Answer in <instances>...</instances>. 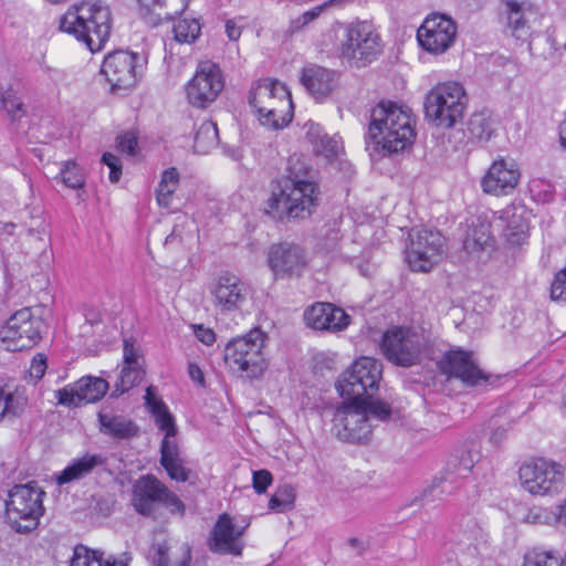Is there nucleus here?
<instances>
[{
	"mask_svg": "<svg viewBox=\"0 0 566 566\" xmlns=\"http://www.w3.org/2000/svg\"><path fill=\"white\" fill-rule=\"evenodd\" d=\"M416 118L408 106L380 102L371 109L366 146L371 156H392L410 148L416 138Z\"/></svg>",
	"mask_w": 566,
	"mask_h": 566,
	"instance_id": "f257e3e1",
	"label": "nucleus"
},
{
	"mask_svg": "<svg viewBox=\"0 0 566 566\" xmlns=\"http://www.w3.org/2000/svg\"><path fill=\"white\" fill-rule=\"evenodd\" d=\"M317 199L311 169L294 155L289 159L287 175L272 190L265 212L279 220L303 219L311 216Z\"/></svg>",
	"mask_w": 566,
	"mask_h": 566,
	"instance_id": "f03ea898",
	"label": "nucleus"
},
{
	"mask_svg": "<svg viewBox=\"0 0 566 566\" xmlns=\"http://www.w3.org/2000/svg\"><path fill=\"white\" fill-rule=\"evenodd\" d=\"M60 30L85 43L91 52H98L111 35V10L101 1L76 2L60 18Z\"/></svg>",
	"mask_w": 566,
	"mask_h": 566,
	"instance_id": "7ed1b4c3",
	"label": "nucleus"
},
{
	"mask_svg": "<svg viewBox=\"0 0 566 566\" xmlns=\"http://www.w3.org/2000/svg\"><path fill=\"white\" fill-rule=\"evenodd\" d=\"M468 102L467 92L461 83H439L426 94L424 117L438 128H453L462 122Z\"/></svg>",
	"mask_w": 566,
	"mask_h": 566,
	"instance_id": "20e7f679",
	"label": "nucleus"
},
{
	"mask_svg": "<svg viewBox=\"0 0 566 566\" xmlns=\"http://www.w3.org/2000/svg\"><path fill=\"white\" fill-rule=\"evenodd\" d=\"M249 104L259 115L263 126L281 129L292 120L293 107L290 92L279 81L265 78L250 92Z\"/></svg>",
	"mask_w": 566,
	"mask_h": 566,
	"instance_id": "39448f33",
	"label": "nucleus"
},
{
	"mask_svg": "<svg viewBox=\"0 0 566 566\" xmlns=\"http://www.w3.org/2000/svg\"><path fill=\"white\" fill-rule=\"evenodd\" d=\"M268 336L260 328L232 338L224 347V364L233 373L248 378H259L268 367L263 348Z\"/></svg>",
	"mask_w": 566,
	"mask_h": 566,
	"instance_id": "423d86ee",
	"label": "nucleus"
},
{
	"mask_svg": "<svg viewBox=\"0 0 566 566\" xmlns=\"http://www.w3.org/2000/svg\"><path fill=\"white\" fill-rule=\"evenodd\" d=\"M44 495L45 493L35 485L13 486L6 502V521L9 526L21 534L34 531L44 513Z\"/></svg>",
	"mask_w": 566,
	"mask_h": 566,
	"instance_id": "0eeeda50",
	"label": "nucleus"
},
{
	"mask_svg": "<svg viewBox=\"0 0 566 566\" xmlns=\"http://www.w3.org/2000/svg\"><path fill=\"white\" fill-rule=\"evenodd\" d=\"M132 505L145 517H155L158 509L165 507L171 514L184 516L186 505L154 474L140 476L133 485Z\"/></svg>",
	"mask_w": 566,
	"mask_h": 566,
	"instance_id": "6e6552de",
	"label": "nucleus"
},
{
	"mask_svg": "<svg viewBox=\"0 0 566 566\" xmlns=\"http://www.w3.org/2000/svg\"><path fill=\"white\" fill-rule=\"evenodd\" d=\"M518 478L522 488L532 495H556L565 486L564 467L545 458L524 462L518 470Z\"/></svg>",
	"mask_w": 566,
	"mask_h": 566,
	"instance_id": "1a4fd4ad",
	"label": "nucleus"
},
{
	"mask_svg": "<svg viewBox=\"0 0 566 566\" xmlns=\"http://www.w3.org/2000/svg\"><path fill=\"white\" fill-rule=\"evenodd\" d=\"M380 377V364L370 357H361L342 375L336 382V389L345 400L359 402L365 397H374L378 390Z\"/></svg>",
	"mask_w": 566,
	"mask_h": 566,
	"instance_id": "9d476101",
	"label": "nucleus"
},
{
	"mask_svg": "<svg viewBox=\"0 0 566 566\" xmlns=\"http://www.w3.org/2000/svg\"><path fill=\"white\" fill-rule=\"evenodd\" d=\"M409 237L407 261L412 271L426 273L441 262L446 242L440 232L423 228L412 229Z\"/></svg>",
	"mask_w": 566,
	"mask_h": 566,
	"instance_id": "9b49d317",
	"label": "nucleus"
},
{
	"mask_svg": "<svg viewBox=\"0 0 566 566\" xmlns=\"http://www.w3.org/2000/svg\"><path fill=\"white\" fill-rule=\"evenodd\" d=\"M382 50L381 40L374 25L368 21H356L346 28L345 40L340 45L344 59L358 62H371Z\"/></svg>",
	"mask_w": 566,
	"mask_h": 566,
	"instance_id": "f8f14e48",
	"label": "nucleus"
},
{
	"mask_svg": "<svg viewBox=\"0 0 566 566\" xmlns=\"http://www.w3.org/2000/svg\"><path fill=\"white\" fill-rule=\"evenodd\" d=\"M422 345V337L411 328L394 327L384 334L381 350L395 365L410 367L419 361Z\"/></svg>",
	"mask_w": 566,
	"mask_h": 566,
	"instance_id": "ddd939ff",
	"label": "nucleus"
},
{
	"mask_svg": "<svg viewBox=\"0 0 566 566\" xmlns=\"http://www.w3.org/2000/svg\"><path fill=\"white\" fill-rule=\"evenodd\" d=\"M42 321L24 307L12 314L0 331L1 339L11 350L31 348L41 338Z\"/></svg>",
	"mask_w": 566,
	"mask_h": 566,
	"instance_id": "4468645a",
	"label": "nucleus"
},
{
	"mask_svg": "<svg viewBox=\"0 0 566 566\" xmlns=\"http://www.w3.org/2000/svg\"><path fill=\"white\" fill-rule=\"evenodd\" d=\"M371 428L366 407L358 401L344 399L334 423L337 438L352 443L365 442L370 438Z\"/></svg>",
	"mask_w": 566,
	"mask_h": 566,
	"instance_id": "2eb2a0df",
	"label": "nucleus"
},
{
	"mask_svg": "<svg viewBox=\"0 0 566 566\" xmlns=\"http://www.w3.org/2000/svg\"><path fill=\"white\" fill-rule=\"evenodd\" d=\"M223 86L219 66L210 62L201 63L186 86L188 102L195 107L206 108L216 101Z\"/></svg>",
	"mask_w": 566,
	"mask_h": 566,
	"instance_id": "dca6fc26",
	"label": "nucleus"
},
{
	"mask_svg": "<svg viewBox=\"0 0 566 566\" xmlns=\"http://www.w3.org/2000/svg\"><path fill=\"white\" fill-rule=\"evenodd\" d=\"M138 55L117 50L105 56L101 73L106 77L113 92L128 90L136 85L139 76Z\"/></svg>",
	"mask_w": 566,
	"mask_h": 566,
	"instance_id": "f3484780",
	"label": "nucleus"
},
{
	"mask_svg": "<svg viewBox=\"0 0 566 566\" xmlns=\"http://www.w3.org/2000/svg\"><path fill=\"white\" fill-rule=\"evenodd\" d=\"M455 36V22L443 14L428 17L417 32L419 44L433 54L446 52L453 44Z\"/></svg>",
	"mask_w": 566,
	"mask_h": 566,
	"instance_id": "a211bd4d",
	"label": "nucleus"
},
{
	"mask_svg": "<svg viewBox=\"0 0 566 566\" xmlns=\"http://www.w3.org/2000/svg\"><path fill=\"white\" fill-rule=\"evenodd\" d=\"M268 263L275 279L300 277L308 260L305 250L295 243L273 244L268 253Z\"/></svg>",
	"mask_w": 566,
	"mask_h": 566,
	"instance_id": "6ab92c4d",
	"label": "nucleus"
},
{
	"mask_svg": "<svg viewBox=\"0 0 566 566\" xmlns=\"http://www.w3.org/2000/svg\"><path fill=\"white\" fill-rule=\"evenodd\" d=\"M108 390V382L99 377L85 376L55 391L57 403L81 407L101 400Z\"/></svg>",
	"mask_w": 566,
	"mask_h": 566,
	"instance_id": "aec40b11",
	"label": "nucleus"
},
{
	"mask_svg": "<svg viewBox=\"0 0 566 566\" xmlns=\"http://www.w3.org/2000/svg\"><path fill=\"white\" fill-rule=\"evenodd\" d=\"M473 468V460L468 451L451 455L444 471L436 476L426 490L424 496L442 499L450 495L457 489L459 479L467 478Z\"/></svg>",
	"mask_w": 566,
	"mask_h": 566,
	"instance_id": "412c9836",
	"label": "nucleus"
},
{
	"mask_svg": "<svg viewBox=\"0 0 566 566\" xmlns=\"http://www.w3.org/2000/svg\"><path fill=\"white\" fill-rule=\"evenodd\" d=\"M243 533L244 527H238L228 513H222L210 532L208 547L214 554L240 556L244 546Z\"/></svg>",
	"mask_w": 566,
	"mask_h": 566,
	"instance_id": "4be33fe9",
	"label": "nucleus"
},
{
	"mask_svg": "<svg viewBox=\"0 0 566 566\" xmlns=\"http://www.w3.org/2000/svg\"><path fill=\"white\" fill-rule=\"evenodd\" d=\"M521 172L518 165L512 158H499L492 163L481 180L485 193L505 196L518 185Z\"/></svg>",
	"mask_w": 566,
	"mask_h": 566,
	"instance_id": "5701e85b",
	"label": "nucleus"
},
{
	"mask_svg": "<svg viewBox=\"0 0 566 566\" xmlns=\"http://www.w3.org/2000/svg\"><path fill=\"white\" fill-rule=\"evenodd\" d=\"M440 369L447 376L459 378L468 386H479L489 379L473 359L472 353L461 349L449 350L440 361Z\"/></svg>",
	"mask_w": 566,
	"mask_h": 566,
	"instance_id": "b1692460",
	"label": "nucleus"
},
{
	"mask_svg": "<svg viewBox=\"0 0 566 566\" xmlns=\"http://www.w3.org/2000/svg\"><path fill=\"white\" fill-rule=\"evenodd\" d=\"M212 303L221 313L239 310L245 302L248 290L245 284L234 274L220 275L210 286Z\"/></svg>",
	"mask_w": 566,
	"mask_h": 566,
	"instance_id": "393cba45",
	"label": "nucleus"
},
{
	"mask_svg": "<svg viewBox=\"0 0 566 566\" xmlns=\"http://www.w3.org/2000/svg\"><path fill=\"white\" fill-rule=\"evenodd\" d=\"M304 321L313 329L339 332L349 325L350 317L332 303L317 302L304 312Z\"/></svg>",
	"mask_w": 566,
	"mask_h": 566,
	"instance_id": "a878e982",
	"label": "nucleus"
},
{
	"mask_svg": "<svg viewBox=\"0 0 566 566\" xmlns=\"http://www.w3.org/2000/svg\"><path fill=\"white\" fill-rule=\"evenodd\" d=\"M301 83L316 101H322L336 88L338 80L336 72L310 64L302 69Z\"/></svg>",
	"mask_w": 566,
	"mask_h": 566,
	"instance_id": "bb28decb",
	"label": "nucleus"
},
{
	"mask_svg": "<svg viewBox=\"0 0 566 566\" xmlns=\"http://www.w3.org/2000/svg\"><path fill=\"white\" fill-rule=\"evenodd\" d=\"M139 15L151 28L182 13L189 0H137Z\"/></svg>",
	"mask_w": 566,
	"mask_h": 566,
	"instance_id": "cd10ccee",
	"label": "nucleus"
},
{
	"mask_svg": "<svg viewBox=\"0 0 566 566\" xmlns=\"http://www.w3.org/2000/svg\"><path fill=\"white\" fill-rule=\"evenodd\" d=\"M99 431L116 440H129L139 434L138 424L123 415L101 410L97 415Z\"/></svg>",
	"mask_w": 566,
	"mask_h": 566,
	"instance_id": "c85d7f7f",
	"label": "nucleus"
},
{
	"mask_svg": "<svg viewBox=\"0 0 566 566\" xmlns=\"http://www.w3.org/2000/svg\"><path fill=\"white\" fill-rule=\"evenodd\" d=\"M106 459L96 453H85L81 458L74 459L60 474L56 476L59 485L67 484L88 476L96 468L103 467Z\"/></svg>",
	"mask_w": 566,
	"mask_h": 566,
	"instance_id": "c756f323",
	"label": "nucleus"
},
{
	"mask_svg": "<svg viewBox=\"0 0 566 566\" xmlns=\"http://www.w3.org/2000/svg\"><path fill=\"white\" fill-rule=\"evenodd\" d=\"M492 245L491 223L486 217L478 216L468 227L463 248L468 253L473 254L488 250Z\"/></svg>",
	"mask_w": 566,
	"mask_h": 566,
	"instance_id": "7c9ffc66",
	"label": "nucleus"
},
{
	"mask_svg": "<svg viewBox=\"0 0 566 566\" xmlns=\"http://www.w3.org/2000/svg\"><path fill=\"white\" fill-rule=\"evenodd\" d=\"M528 214L523 205H511L503 210L502 218L506 221L505 237L512 244H520L526 238Z\"/></svg>",
	"mask_w": 566,
	"mask_h": 566,
	"instance_id": "2f4dec72",
	"label": "nucleus"
},
{
	"mask_svg": "<svg viewBox=\"0 0 566 566\" xmlns=\"http://www.w3.org/2000/svg\"><path fill=\"white\" fill-rule=\"evenodd\" d=\"M70 566H128L124 562L115 559L113 556H106L103 551L91 549L83 544H78L73 549V556Z\"/></svg>",
	"mask_w": 566,
	"mask_h": 566,
	"instance_id": "473e14b6",
	"label": "nucleus"
},
{
	"mask_svg": "<svg viewBox=\"0 0 566 566\" xmlns=\"http://www.w3.org/2000/svg\"><path fill=\"white\" fill-rule=\"evenodd\" d=\"M304 129L307 139L314 145L316 151L323 153L327 157L337 153V143L323 132L321 125L308 120L305 123Z\"/></svg>",
	"mask_w": 566,
	"mask_h": 566,
	"instance_id": "72a5a7b5",
	"label": "nucleus"
},
{
	"mask_svg": "<svg viewBox=\"0 0 566 566\" xmlns=\"http://www.w3.org/2000/svg\"><path fill=\"white\" fill-rule=\"evenodd\" d=\"M480 533L478 524L472 518H467L465 525L463 523L453 525L451 528L448 541L459 546L460 551L470 548Z\"/></svg>",
	"mask_w": 566,
	"mask_h": 566,
	"instance_id": "f704fd0d",
	"label": "nucleus"
},
{
	"mask_svg": "<svg viewBox=\"0 0 566 566\" xmlns=\"http://www.w3.org/2000/svg\"><path fill=\"white\" fill-rule=\"evenodd\" d=\"M219 144L217 125L211 120H205L195 135L193 148L199 154H207Z\"/></svg>",
	"mask_w": 566,
	"mask_h": 566,
	"instance_id": "c9c22d12",
	"label": "nucleus"
},
{
	"mask_svg": "<svg viewBox=\"0 0 566 566\" xmlns=\"http://www.w3.org/2000/svg\"><path fill=\"white\" fill-rule=\"evenodd\" d=\"M494 132V124L486 112H479L471 115L468 122V133L472 139L488 142Z\"/></svg>",
	"mask_w": 566,
	"mask_h": 566,
	"instance_id": "e433bc0d",
	"label": "nucleus"
},
{
	"mask_svg": "<svg viewBox=\"0 0 566 566\" xmlns=\"http://www.w3.org/2000/svg\"><path fill=\"white\" fill-rule=\"evenodd\" d=\"M507 7V25L512 31V35L516 39H524L528 33L527 18L524 6L515 1H509Z\"/></svg>",
	"mask_w": 566,
	"mask_h": 566,
	"instance_id": "4c0bfd02",
	"label": "nucleus"
},
{
	"mask_svg": "<svg viewBox=\"0 0 566 566\" xmlns=\"http://www.w3.org/2000/svg\"><path fill=\"white\" fill-rule=\"evenodd\" d=\"M336 0H329L323 4L316 6L302 14L290 19L286 29L284 30L285 38H292L294 34L302 32L307 25L314 22L323 11Z\"/></svg>",
	"mask_w": 566,
	"mask_h": 566,
	"instance_id": "58836bf2",
	"label": "nucleus"
},
{
	"mask_svg": "<svg viewBox=\"0 0 566 566\" xmlns=\"http://www.w3.org/2000/svg\"><path fill=\"white\" fill-rule=\"evenodd\" d=\"M178 184L179 172L177 169L175 167L166 169L157 189V202L159 206L165 208L170 206L171 197L175 193Z\"/></svg>",
	"mask_w": 566,
	"mask_h": 566,
	"instance_id": "ea45409f",
	"label": "nucleus"
},
{
	"mask_svg": "<svg viewBox=\"0 0 566 566\" xmlns=\"http://www.w3.org/2000/svg\"><path fill=\"white\" fill-rule=\"evenodd\" d=\"M144 370L140 366H124L115 384L112 396H119L138 385L143 377Z\"/></svg>",
	"mask_w": 566,
	"mask_h": 566,
	"instance_id": "a19ab883",
	"label": "nucleus"
},
{
	"mask_svg": "<svg viewBox=\"0 0 566 566\" xmlns=\"http://www.w3.org/2000/svg\"><path fill=\"white\" fill-rule=\"evenodd\" d=\"M174 38L179 43H192L200 35L201 25L197 19H181L174 24Z\"/></svg>",
	"mask_w": 566,
	"mask_h": 566,
	"instance_id": "79ce46f5",
	"label": "nucleus"
},
{
	"mask_svg": "<svg viewBox=\"0 0 566 566\" xmlns=\"http://www.w3.org/2000/svg\"><path fill=\"white\" fill-rule=\"evenodd\" d=\"M295 490L289 484L279 485L269 501V507L277 512H284L293 507Z\"/></svg>",
	"mask_w": 566,
	"mask_h": 566,
	"instance_id": "37998d69",
	"label": "nucleus"
},
{
	"mask_svg": "<svg viewBox=\"0 0 566 566\" xmlns=\"http://www.w3.org/2000/svg\"><path fill=\"white\" fill-rule=\"evenodd\" d=\"M61 181L69 188L81 189L85 185V176L82 168L73 160L63 164L60 171Z\"/></svg>",
	"mask_w": 566,
	"mask_h": 566,
	"instance_id": "c03bdc74",
	"label": "nucleus"
},
{
	"mask_svg": "<svg viewBox=\"0 0 566 566\" xmlns=\"http://www.w3.org/2000/svg\"><path fill=\"white\" fill-rule=\"evenodd\" d=\"M564 560L551 551L533 549L525 554L523 566H563Z\"/></svg>",
	"mask_w": 566,
	"mask_h": 566,
	"instance_id": "a18cd8bd",
	"label": "nucleus"
},
{
	"mask_svg": "<svg viewBox=\"0 0 566 566\" xmlns=\"http://www.w3.org/2000/svg\"><path fill=\"white\" fill-rule=\"evenodd\" d=\"M524 522L538 525L558 524L557 512L548 507L534 506L524 516Z\"/></svg>",
	"mask_w": 566,
	"mask_h": 566,
	"instance_id": "49530a36",
	"label": "nucleus"
},
{
	"mask_svg": "<svg viewBox=\"0 0 566 566\" xmlns=\"http://www.w3.org/2000/svg\"><path fill=\"white\" fill-rule=\"evenodd\" d=\"M359 403L367 409L368 422H370V417L380 421H386L391 416V407L382 400H375L374 397H365L359 401Z\"/></svg>",
	"mask_w": 566,
	"mask_h": 566,
	"instance_id": "de8ad7c7",
	"label": "nucleus"
},
{
	"mask_svg": "<svg viewBox=\"0 0 566 566\" xmlns=\"http://www.w3.org/2000/svg\"><path fill=\"white\" fill-rule=\"evenodd\" d=\"M151 413L159 429L166 432L165 437L171 438L176 436L175 421L166 405H157L156 410Z\"/></svg>",
	"mask_w": 566,
	"mask_h": 566,
	"instance_id": "09e8293b",
	"label": "nucleus"
},
{
	"mask_svg": "<svg viewBox=\"0 0 566 566\" xmlns=\"http://www.w3.org/2000/svg\"><path fill=\"white\" fill-rule=\"evenodd\" d=\"M0 99L12 120L20 118L24 114L22 101L12 90L2 93Z\"/></svg>",
	"mask_w": 566,
	"mask_h": 566,
	"instance_id": "8fccbe9b",
	"label": "nucleus"
},
{
	"mask_svg": "<svg viewBox=\"0 0 566 566\" xmlns=\"http://www.w3.org/2000/svg\"><path fill=\"white\" fill-rule=\"evenodd\" d=\"M0 400H3L4 407L1 412V416L4 413H10L13 416H19L25 408L27 399L21 396H15L14 394H4V390L0 388Z\"/></svg>",
	"mask_w": 566,
	"mask_h": 566,
	"instance_id": "3c124183",
	"label": "nucleus"
},
{
	"mask_svg": "<svg viewBox=\"0 0 566 566\" xmlns=\"http://www.w3.org/2000/svg\"><path fill=\"white\" fill-rule=\"evenodd\" d=\"M191 560L190 549L188 548L181 560L170 564L168 556V547L165 544L158 545L156 556L154 557V566H189Z\"/></svg>",
	"mask_w": 566,
	"mask_h": 566,
	"instance_id": "603ef678",
	"label": "nucleus"
},
{
	"mask_svg": "<svg viewBox=\"0 0 566 566\" xmlns=\"http://www.w3.org/2000/svg\"><path fill=\"white\" fill-rule=\"evenodd\" d=\"M180 460L176 441L165 437L160 446V464Z\"/></svg>",
	"mask_w": 566,
	"mask_h": 566,
	"instance_id": "864d4df0",
	"label": "nucleus"
},
{
	"mask_svg": "<svg viewBox=\"0 0 566 566\" xmlns=\"http://www.w3.org/2000/svg\"><path fill=\"white\" fill-rule=\"evenodd\" d=\"M551 297L554 301L566 302V269L555 275L551 286Z\"/></svg>",
	"mask_w": 566,
	"mask_h": 566,
	"instance_id": "5fc2aeb1",
	"label": "nucleus"
},
{
	"mask_svg": "<svg viewBox=\"0 0 566 566\" xmlns=\"http://www.w3.org/2000/svg\"><path fill=\"white\" fill-rule=\"evenodd\" d=\"M102 163L109 168L108 179L115 184L122 176V163L120 159L112 153H105L102 156Z\"/></svg>",
	"mask_w": 566,
	"mask_h": 566,
	"instance_id": "6e6d98bb",
	"label": "nucleus"
},
{
	"mask_svg": "<svg viewBox=\"0 0 566 566\" xmlns=\"http://www.w3.org/2000/svg\"><path fill=\"white\" fill-rule=\"evenodd\" d=\"M161 465L167 471L169 478L172 480L185 482L189 478V470L184 467L181 460L171 461Z\"/></svg>",
	"mask_w": 566,
	"mask_h": 566,
	"instance_id": "4d7b16f0",
	"label": "nucleus"
},
{
	"mask_svg": "<svg viewBox=\"0 0 566 566\" xmlns=\"http://www.w3.org/2000/svg\"><path fill=\"white\" fill-rule=\"evenodd\" d=\"M273 479L268 470H258L253 472L252 485L256 493L262 494L271 485Z\"/></svg>",
	"mask_w": 566,
	"mask_h": 566,
	"instance_id": "13d9d810",
	"label": "nucleus"
},
{
	"mask_svg": "<svg viewBox=\"0 0 566 566\" xmlns=\"http://www.w3.org/2000/svg\"><path fill=\"white\" fill-rule=\"evenodd\" d=\"M117 148L129 156L136 154L137 137L134 133L127 132L117 137Z\"/></svg>",
	"mask_w": 566,
	"mask_h": 566,
	"instance_id": "bf43d9fd",
	"label": "nucleus"
},
{
	"mask_svg": "<svg viewBox=\"0 0 566 566\" xmlns=\"http://www.w3.org/2000/svg\"><path fill=\"white\" fill-rule=\"evenodd\" d=\"M139 349L132 339H124V366H140L138 363Z\"/></svg>",
	"mask_w": 566,
	"mask_h": 566,
	"instance_id": "052dcab7",
	"label": "nucleus"
},
{
	"mask_svg": "<svg viewBox=\"0 0 566 566\" xmlns=\"http://www.w3.org/2000/svg\"><path fill=\"white\" fill-rule=\"evenodd\" d=\"M46 369V357L43 354H38L33 357L31 367H30V376L31 378L39 380L41 379Z\"/></svg>",
	"mask_w": 566,
	"mask_h": 566,
	"instance_id": "680f3d73",
	"label": "nucleus"
},
{
	"mask_svg": "<svg viewBox=\"0 0 566 566\" xmlns=\"http://www.w3.org/2000/svg\"><path fill=\"white\" fill-rule=\"evenodd\" d=\"M195 335L205 345H211L216 340L214 332L211 328L203 327L202 325L196 326Z\"/></svg>",
	"mask_w": 566,
	"mask_h": 566,
	"instance_id": "e2e57ef3",
	"label": "nucleus"
},
{
	"mask_svg": "<svg viewBox=\"0 0 566 566\" xmlns=\"http://www.w3.org/2000/svg\"><path fill=\"white\" fill-rule=\"evenodd\" d=\"M145 402L150 412L156 410L157 405H165L164 401L156 396V389L153 386L146 389Z\"/></svg>",
	"mask_w": 566,
	"mask_h": 566,
	"instance_id": "0e129e2a",
	"label": "nucleus"
},
{
	"mask_svg": "<svg viewBox=\"0 0 566 566\" xmlns=\"http://www.w3.org/2000/svg\"><path fill=\"white\" fill-rule=\"evenodd\" d=\"M242 29L237 25L234 20H228L226 22V33L231 41H237L241 36Z\"/></svg>",
	"mask_w": 566,
	"mask_h": 566,
	"instance_id": "69168bd1",
	"label": "nucleus"
},
{
	"mask_svg": "<svg viewBox=\"0 0 566 566\" xmlns=\"http://www.w3.org/2000/svg\"><path fill=\"white\" fill-rule=\"evenodd\" d=\"M188 374L191 380L198 382L200 386H205L203 373L197 364L190 363L188 365Z\"/></svg>",
	"mask_w": 566,
	"mask_h": 566,
	"instance_id": "338daca9",
	"label": "nucleus"
},
{
	"mask_svg": "<svg viewBox=\"0 0 566 566\" xmlns=\"http://www.w3.org/2000/svg\"><path fill=\"white\" fill-rule=\"evenodd\" d=\"M506 436H507L506 429L499 427V428H495L491 432L490 441L495 446H500L506 439Z\"/></svg>",
	"mask_w": 566,
	"mask_h": 566,
	"instance_id": "774afa93",
	"label": "nucleus"
}]
</instances>
